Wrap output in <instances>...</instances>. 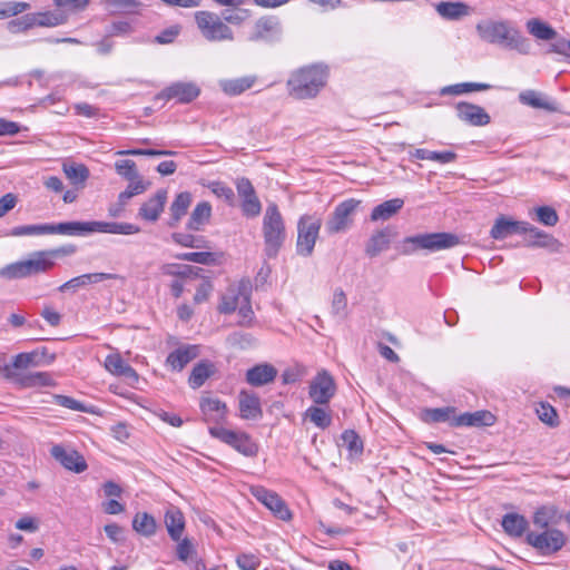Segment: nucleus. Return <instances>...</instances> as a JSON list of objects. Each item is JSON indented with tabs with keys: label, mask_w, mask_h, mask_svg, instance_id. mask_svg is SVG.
<instances>
[{
	"label": "nucleus",
	"mask_w": 570,
	"mask_h": 570,
	"mask_svg": "<svg viewBox=\"0 0 570 570\" xmlns=\"http://www.w3.org/2000/svg\"><path fill=\"white\" fill-rule=\"evenodd\" d=\"M476 32L485 42L500 45L521 55H529L531 51L530 40L522 36L509 21L488 20L480 22L476 24Z\"/></svg>",
	"instance_id": "f257e3e1"
},
{
	"label": "nucleus",
	"mask_w": 570,
	"mask_h": 570,
	"mask_svg": "<svg viewBox=\"0 0 570 570\" xmlns=\"http://www.w3.org/2000/svg\"><path fill=\"white\" fill-rule=\"evenodd\" d=\"M327 76V68L323 65L303 67L287 80L288 92L297 99L315 98L326 85Z\"/></svg>",
	"instance_id": "f03ea898"
},
{
	"label": "nucleus",
	"mask_w": 570,
	"mask_h": 570,
	"mask_svg": "<svg viewBox=\"0 0 570 570\" xmlns=\"http://www.w3.org/2000/svg\"><path fill=\"white\" fill-rule=\"evenodd\" d=\"M460 239L451 233H425L405 237L401 243V253L412 255L417 250L439 252L456 246Z\"/></svg>",
	"instance_id": "7ed1b4c3"
},
{
	"label": "nucleus",
	"mask_w": 570,
	"mask_h": 570,
	"mask_svg": "<svg viewBox=\"0 0 570 570\" xmlns=\"http://www.w3.org/2000/svg\"><path fill=\"white\" fill-rule=\"evenodd\" d=\"M265 254L273 258L277 255L286 238L285 224L276 204L271 203L263 218Z\"/></svg>",
	"instance_id": "20e7f679"
},
{
	"label": "nucleus",
	"mask_w": 570,
	"mask_h": 570,
	"mask_svg": "<svg viewBox=\"0 0 570 570\" xmlns=\"http://www.w3.org/2000/svg\"><path fill=\"white\" fill-rule=\"evenodd\" d=\"M55 262L48 250L35 252L26 261L8 265L0 269V276L8 278H22L33 274L45 273L51 269Z\"/></svg>",
	"instance_id": "39448f33"
},
{
	"label": "nucleus",
	"mask_w": 570,
	"mask_h": 570,
	"mask_svg": "<svg viewBox=\"0 0 570 570\" xmlns=\"http://www.w3.org/2000/svg\"><path fill=\"white\" fill-rule=\"evenodd\" d=\"M525 541L542 556H551L563 548L567 537L561 530L553 528L530 531L525 535Z\"/></svg>",
	"instance_id": "423d86ee"
},
{
	"label": "nucleus",
	"mask_w": 570,
	"mask_h": 570,
	"mask_svg": "<svg viewBox=\"0 0 570 570\" xmlns=\"http://www.w3.org/2000/svg\"><path fill=\"white\" fill-rule=\"evenodd\" d=\"M321 226V218L315 216L304 215L298 219L296 253L299 256L308 257L313 254Z\"/></svg>",
	"instance_id": "0eeeda50"
},
{
	"label": "nucleus",
	"mask_w": 570,
	"mask_h": 570,
	"mask_svg": "<svg viewBox=\"0 0 570 570\" xmlns=\"http://www.w3.org/2000/svg\"><path fill=\"white\" fill-rule=\"evenodd\" d=\"M195 20L200 33L208 41L233 40L232 29L217 14L198 11L195 13Z\"/></svg>",
	"instance_id": "6e6552de"
},
{
	"label": "nucleus",
	"mask_w": 570,
	"mask_h": 570,
	"mask_svg": "<svg viewBox=\"0 0 570 570\" xmlns=\"http://www.w3.org/2000/svg\"><path fill=\"white\" fill-rule=\"evenodd\" d=\"M209 433L213 438L230 445L245 456H255L258 452L257 444L245 432H236L223 426H212Z\"/></svg>",
	"instance_id": "1a4fd4ad"
},
{
	"label": "nucleus",
	"mask_w": 570,
	"mask_h": 570,
	"mask_svg": "<svg viewBox=\"0 0 570 570\" xmlns=\"http://www.w3.org/2000/svg\"><path fill=\"white\" fill-rule=\"evenodd\" d=\"M335 393L334 377L326 370L318 371L309 382L308 396L317 405L328 404Z\"/></svg>",
	"instance_id": "9d476101"
},
{
	"label": "nucleus",
	"mask_w": 570,
	"mask_h": 570,
	"mask_svg": "<svg viewBox=\"0 0 570 570\" xmlns=\"http://www.w3.org/2000/svg\"><path fill=\"white\" fill-rule=\"evenodd\" d=\"M360 203V200L353 198L340 203L326 222V232L328 234H337L348 229L352 226L353 215Z\"/></svg>",
	"instance_id": "9b49d317"
},
{
	"label": "nucleus",
	"mask_w": 570,
	"mask_h": 570,
	"mask_svg": "<svg viewBox=\"0 0 570 570\" xmlns=\"http://www.w3.org/2000/svg\"><path fill=\"white\" fill-rule=\"evenodd\" d=\"M250 493L257 501L271 510L276 518L283 521H288L292 518L287 504L276 492L256 485L250 488Z\"/></svg>",
	"instance_id": "f8f14e48"
},
{
	"label": "nucleus",
	"mask_w": 570,
	"mask_h": 570,
	"mask_svg": "<svg viewBox=\"0 0 570 570\" xmlns=\"http://www.w3.org/2000/svg\"><path fill=\"white\" fill-rule=\"evenodd\" d=\"M199 94L200 89L196 83L177 81L161 90L156 98L165 101L175 99L179 104H189Z\"/></svg>",
	"instance_id": "ddd939ff"
},
{
	"label": "nucleus",
	"mask_w": 570,
	"mask_h": 570,
	"mask_svg": "<svg viewBox=\"0 0 570 570\" xmlns=\"http://www.w3.org/2000/svg\"><path fill=\"white\" fill-rule=\"evenodd\" d=\"M50 454L65 469L75 473H82L88 468L85 458L73 449H66L57 444L51 448Z\"/></svg>",
	"instance_id": "4468645a"
},
{
	"label": "nucleus",
	"mask_w": 570,
	"mask_h": 570,
	"mask_svg": "<svg viewBox=\"0 0 570 570\" xmlns=\"http://www.w3.org/2000/svg\"><path fill=\"white\" fill-rule=\"evenodd\" d=\"M236 188L242 198L243 214L247 217L258 216L262 210V205L252 183L247 178H240L236 183Z\"/></svg>",
	"instance_id": "2eb2a0df"
},
{
	"label": "nucleus",
	"mask_w": 570,
	"mask_h": 570,
	"mask_svg": "<svg viewBox=\"0 0 570 570\" xmlns=\"http://www.w3.org/2000/svg\"><path fill=\"white\" fill-rule=\"evenodd\" d=\"M458 118L474 127L487 126L491 121L490 115L481 107L474 104L461 101L455 105Z\"/></svg>",
	"instance_id": "dca6fc26"
},
{
	"label": "nucleus",
	"mask_w": 570,
	"mask_h": 570,
	"mask_svg": "<svg viewBox=\"0 0 570 570\" xmlns=\"http://www.w3.org/2000/svg\"><path fill=\"white\" fill-rule=\"evenodd\" d=\"M524 230H530V224L527 222L512 220L504 215L499 216L491 230L490 235L493 239H504L511 235L522 234ZM534 233L533 229H531ZM538 235V233L535 232Z\"/></svg>",
	"instance_id": "f3484780"
},
{
	"label": "nucleus",
	"mask_w": 570,
	"mask_h": 570,
	"mask_svg": "<svg viewBox=\"0 0 570 570\" xmlns=\"http://www.w3.org/2000/svg\"><path fill=\"white\" fill-rule=\"evenodd\" d=\"M107 279H117L121 283L125 282V277L119 274L111 273H89L69 279L59 286L60 292L72 291L76 292L80 287H85L90 284H97Z\"/></svg>",
	"instance_id": "a211bd4d"
},
{
	"label": "nucleus",
	"mask_w": 570,
	"mask_h": 570,
	"mask_svg": "<svg viewBox=\"0 0 570 570\" xmlns=\"http://www.w3.org/2000/svg\"><path fill=\"white\" fill-rule=\"evenodd\" d=\"M167 203V190L159 189L149 197L139 208L138 217L150 223H155L164 212Z\"/></svg>",
	"instance_id": "6ab92c4d"
},
{
	"label": "nucleus",
	"mask_w": 570,
	"mask_h": 570,
	"mask_svg": "<svg viewBox=\"0 0 570 570\" xmlns=\"http://www.w3.org/2000/svg\"><path fill=\"white\" fill-rule=\"evenodd\" d=\"M105 368L112 375L124 376L128 384L135 386L139 381V375L129 364H127L120 354H109L105 360Z\"/></svg>",
	"instance_id": "aec40b11"
},
{
	"label": "nucleus",
	"mask_w": 570,
	"mask_h": 570,
	"mask_svg": "<svg viewBox=\"0 0 570 570\" xmlns=\"http://www.w3.org/2000/svg\"><path fill=\"white\" fill-rule=\"evenodd\" d=\"M282 33L279 22L274 18H262L254 27V31L249 39L252 41H275L278 40Z\"/></svg>",
	"instance_id": "412c9836"
},
{
	"label": "nucleus",
	"mask_w": 570,
	"mask_h": 570,
	"mask_svg": "<svg viewBox=\"0 0 570 570\" xmlns=\"http://www.w3.org/2000/svg\"><path fill=\"white\" fill-rule=\"evenodd\" d=\"M277 368L269 363H259L246 371V382L252 386H263L275 381Z\"/></svg>",
	"instance_id": "4be33fe9"
},
{
	"label": "nucleus",
	"mask_w": 570,
	"mask_h": 570,
	"mask_svg": "<svg viewBox=\"0 0 570 570\" xmlns=\"http://www.w3.org/2000/svg\"><path fill=\"white\" fill-rule=\"evenodd\" d=\"M249 295V288L245 284L230 286L222 297V303L218 309L223 314H232L236 312L237 307L243 303V298Z\"/></svg>",
	"instance_id": "5701e85b"
},
{
	"label": "nucleus",
	"mask_w": 570,
	"mask_h": 570,
	"mask_svg": "<svg viewBox=\"0 0 570 570\" xmlns=\"http://www.w3.org/2000/svg\"><path fill=\"white\" fill-rule=\"evenodd\" d=\"M199 354L197 345H183L167 356V364L175 371H181L190 361Z\"/></svg>",
	"instance_id": "b1692460"
},
{
	"label": "nucleus",
	"mask_w": 570,
	"mask_h": 570,
	"mask_svg": "<svg viewBox=\"0 0 570 570\" xmlns=\"http://www.w3.org/2000/svg\"><path fill=\"white\" fill-rule=\"evenodd\" d=\"M519 100L523 105L530 106L535 109H543L549 112L559 111L558 104L549 99L546 95L535 90H524L519 95Z\"/></svg>",
	"instance_id": "393cba45"
},
{
	"label": "nucleus",
	"mask_w": 570,
	"mask_h": 570,
	"mask_svg": "<svg viewBox=\"0 0 570 570\" xmlns=\"http://www.w3.org/2000/svg\"><path fill=\"white\" fill-rule=\"evenodd\" d=\"M494 423V416L489 411L465 412L453 417L452 426H490Z\"/></svg>",
	"instance_id": "a878e982"
},
{
	"label": "nucleus",
	"mask_w": 570,
	"mask_h": 570,
	"mask_svg": "<svg viewBox=\"0 0 570 570\" xmlns=\"http://www.w3.org/2000/svg\"><path fill=\"white\" fill-rule=\"evenodd\" d=\"M240 417L245 420H257L262 416L259 399L246 391H242L238 396Z\"/></svg>",
	"instance_id": "bb28decb"
},
{
	"label": "nucleus",
	"mask_w": 570,
	"mask_h": 570,
	"mask_svg": "<svg viewBox=\"0 0 570 570\" xmlns=\"http://www.w3.org/2000/svg\"><path fill=\"white\" fill-rule=\"evenodd\" d=\"M392 236L393 232L389 227L373 233L365 247L366 255L370 257H376L379 254L386 250L390 246Z\"/></svg>",
	"instance_id": "cd10ccee"
},
{
	"label": "nucleus",
	"mask_w": 570,
	"mask_h": 570,
	"mask_svg": "<svg viewBox=\"0 0 570 570\" xmlns=\"http://www.w3.org/2000/svg\"><path fill=\"white\" fill-rule=\"evenodd\" d=\"M164 522L170 539L179 541L185 530V518L181 511L170 507L165 513Z\"/></svg>",
	"instance_id": "c85d7f7f"
},
{
	"label": "nucleus",
	"mask_w": 570,
	"mask_h": 570,
	"mask_svg": "<svg viewBox=\"0 0 570 570\" xmlns=\"http://www.w3.org/2000/svg\"><path fill=\"white\" fill-rule=\"evenodd\" d=\"M49 234L87 235L94 233V222H66L49 224Z\"/></svg>",
	"instance_id": "c756f323"
},
{
	"label": "nucleus",
	"mask_w": 570,
	"mask_h": 570,
	"mask_svg": "<svg viewBox=\"0 0 570 570\" xmlns=\"http://www.w3.org/2000/svg\"><path fill=\"white\" fill-rule=\"evenodd\" d=\"M436 12L445 20H460L471 13L470 7L461 1H442L435 4Z\"/></svg>",
	"instance_id": "7c9ffc66"
},
{
	"label": "nucleus",
	"mask_w": 570,
	"mask_h": 570,
	"mask_svg": "<svg viewBox=\"0 0 570 570\" xmlns=\"http://www.w3.org/2000/svg\"><path fill=\"white\" fill-rule=\"evenodd\" d=\"M191 194L188 191L179 193L169 207V227H176L180 219L186 215L190 204H191Z\"/></svg>",
	"instance_id": "2f4dec72"
},
{
	"label": "nucleus",
	"mask_w": 570,
	"mask_h": 570,
	"mask_svg": "<svg viewBox=\"0 0 570 570\" xmlns=\"http://www.w3.org/2000/svg\"><path fill=\"white\" fill-rule=\"evenodd\" d=\"M403 205L404 200L401 198L385 200L373 208L371 213V220H387L397 214L402 209Z\"/></svg>",
	"instance_id": "473e14b6"
},
{
	"label": "nucleus",
	"mask_w": 570,
	"mask_h": 570,
	"mask_svg": "<svg viewBox=\"0 0 570 570\" xmlns=\"http://www.w3.org/2000/svg\"><path fill=\"white\" fill-rule=\"evenodd\" d=\"M139 232H140V228L130 223L94 222V233L134 235V234H138Z\"/></svg>",
	"instance_id": "72a5a7b5"
},
{
	"label": "nucleus",
	"mask_w": 570,
	"mask_h": 570,
	"mask_svg": "<svg viewBox=\"0 0 570 570\" xmlns=\"http://www.w3.org/2000/svg\"><path fill=\"white\" fill-rule=\"evenodd\" d=\"M212 216V206L208 202L198 203L193 209L187 222V228L190 230H200L209 222Z\"/></svg>",
	"instance_id": "f704fd0d"
},
{
	"label": "nucleus",
	"mask_w": 570,
	"mask_h": 570,
	"mask_svg": "<svg viewBox=\"0 0 570 570\" xmlns=\"http://www.w3.org/2000/svg\"><path fill=\"white\" fill-rule=\"evenodd\" d=\"M502 528L511 537L520 538L528 529L527 519L518 513H508L502 519Z\"/></svg>",
	"instance_id": "c9c22d12"
},
{
	"label": "nucleus",
	"mask_w": 570,
	"mask_h": 570,
	"mask_svg": "<svg viewBox=\"0 0 570 570\" xmlns=\"http://www.w3.org/2000/svg\"><path fill=\"white\" fill-rule=\"evenodd\" d=\"M200 410L209 420L217 422L224 420L227 413L226 404L215 397H203Z\"/></svg>",
	"instance_id": "e433bc0d"
},
{
	"label": "nucleus",
	"mask_w": 570,
	"mask_h": 570,
	"mask_svg": "<svg viewBox=\"0 0 570 570\" xmlns=\"http://www.w3.org/2000/svg\"><path fill=\"white\" fill-rule=\"evenodd\" d=\"M530 229H533L538 233H532L531 230H524L522 234L525 235L524 237V245L528 247H553L559 246V243L556 238L548 235L547 233L540 230L539 228L534 227L530 224Z\"/></svg>",
	"instance_id": "4c0bfd02"
},
{
	"label": "nucleus",
	"mask_w": 570,
	"mask_h": 570,
	"mask_svg": "<svg viewBox=\"0 0 570 570\" xmlns=\"http://www.w3.org/2000/svg\"><path fill=\"white\" fill-rule=\"evenodd\" d=\"M256 78L253 76H246L236 79H224L219 81L222 90L229 96H237L243 94L245 90L252 88L255 83Z\"/></svg>",
	"instance_id": "58836bf2"
},
{
	"label": "nucleus",
	"mask_w": 570,
	"mask_h": 570,
	"mask_svg": "<svg viewBox=\"0 0 570 570\" xmlns=\"http://www.w3.org/2000/svg\"><path fill=\"white\" fill-rule=\"evenodd\" d=\"M132 529L137 533L148 538L156 533L157 523L151 514L147 512H138L132 519Z\"/></svg>",
	"instance_id": "ea45409f"
},
{
	"label": "nucleus",
	"mask_w": 570,
	"mask_h": 570,
	"mask_svg": "<svg viewBox=\"0 0 570 570\" xmlns=\"http://www.w3.org/2000/svg\"><path fill=\"white\" fill-rule=\"evenodd\" d=\"M525 26L528 32L539 40H552L557 37V31L540 19H530Z\"/></svg>",
	"instance_id": "a19ab883"
},
{
	"label": "nucleus",
	"mask_w": 570,
	"mask_h": 570,
	"mask_svg": "<svg viewBox=\"0 0 570 570\" xmlns=\"http://www.w3.org/2000/svg\"><path fill=\"white\" fill-rule=\"evenodd\" d=\"M305 419H308L318 429L325 430L332 423V416L330 411L322 406L312 405L309 406L305 413Z\"/></svg>",
	"instance_id": "79ce46f5"
},
{
	"label": "nucleus",
	"mask_w": 570,
	"mask_h": 570,
	"mask_svg": "<svg viewBox=\"0 0 570 570\" xmlns=\"http://www.w3.org/2000/svg\"><path fill=\"white\" fill-rule=\"evenodd\" d=\"M412 157L416 159H429L433 161H438L440 164H449L455 160L456 155L453 151L446 150V151H431L428 149H415L412 154Z\"/></svg>",
	"instance_id": "37998d69"
},
{
	"label": "nucleus",
	"mask_w": 570,
	"mask_h": 570,
	"mask_svg": "<svg viewBox=\"0 0 570 570\" xmlns=\"http://www.w3.org/2000/svg\"><path fill=\"white\" fill-rule=\"evenodd\" d=\"M490 88H491V86L488 83L462 82V83L445 86L440 90V94L442 96H446V95H456L458 96V95H463V94L472 92V91L488 90Z\"/></svg>",
	"instance_id": "c03bdc74"
},
{
	"label": "nucleus",
	"mask_w": 570,
	"mask_h": 570,
	"mask_svg": "<svg viewBox=\"0 0 570 570\" xmlns=\"http://www.w3.org/2000/svg\"><path fill=\"white\" fill-rule=\"evenodd\" d=\"M213 364L210 363L202 362L195 365L188 380L190 387H200L206 382V380L213 374Z\"/></svg>",
	"instance_id": "a18cd8bd"
},
{
	"label": "nucleus",
	"mask_w": 570,
	"mask_h": 570,
	"mask_svg": "<svg viewBox=\"0 0 570 570\" xmlns=\"http://www.w3.org/2000/svg\"><path fill=\"white\" fill-rule=\"evenodd\" d=\"M116 173L128 181L144 180L137 170L136 163L130 159H120L115 163Z\"/></svg>",
	"instance_id": "49530a36"
},
{
	"label": "nucleus",
	"mask_w": 570,
	"mask_h": 570,
	"mask_svg": "<svg viewBox=\"0 0 570 570\" xmlns=\"http://www.w3.org/2000/svg\"><path fill=\"white\" fill-rule=\"evenodd\" d=\"M128 186L124 191L118 195V203L120 206H125L127 202L134 196L145 193L149 186V183L145 180L128 181Z\"/></svg>",
	"instance_id": "de8ad7c7"
},
{
	"label": "nucleus",
	"mask_w": 570,
	"mask_h": 570,
	"mask_svg": "<svg viewBox=\"0 0 570 570\" xmlns=\"http://www.w3.org/2000/svg\"><path fill=\"white\" fill-rule=\"evenodd\" d=\"M40 358L41 355L37 351L20 353L14 356L11 367L16 370H26L31 366H38L40 364Z\"/></svg>",
	"instance_id": "09e8293b"
},
{
	"label": "nucleus",
	"mask_w": 570,
	"mask_h": 570,
	"mask_svg": "<svg viewBox=\"0 0 570 570\" xmlns=\"http://www.w3.org/2000/svg\"><path fill=\"white\" fill-rule=\"evenodd\" d=\"M65 175L73 184H83L89 177V170L85 165H63Z\"/></svg>",
	"instance_id": "8fccbe9b"
},
{
	"label": "nucleus",
	"mask_w": 570,
	"mask_h": 570,
	"mask_svg": "<svg viewBox=\"0 0 570 570\" xmlns=\"http://www.w3.org/2000/svg\"><path fill=\"white\" fill-rule=\"evenodd\" d=\"M538 417L547 425L554 428L559 424L558 413L553 406L548 403H540L535 410Z\"/></svg>",
	"instance_id": "3c124183"
},
{
	"label": "nucleus",
	"mask_w": 570,
	"mask_h": 570,
	"mask_svg": "<svg viewBox=\"0 0 570 570\" xmlns=\"http://www.w3.org/2000/svg\"><path fill=\"white\" fill-rule=\"evenodd\" d=\"M49 224L24 225L12 228V236H35L49 234Z\"/></svg>",
	"instance_id": "603ef678"
},
{
	"label": "nucleus",
	"mask_w": 570,
	"mask_h": 570,
	"mask_svg": "<svg viewBox=\"0 0 570 570\" xmlns=\"http://www.w3.org/2000/svg\"><path fill=\"white\" fill-rule=\"evenodd\" d=\"M36 16L38 27H57L66 21L61 13L52 11L37 12Z\"/></svg>",
	"instance_id": "864d4df0"
},
{
	"label": "nucleus",
	"mask_w": 570,
	"mask_h": 570,
	"mask_svg": "<svg viewBox=\"0 0 570 570\" xmlns=\"http://www.w3.org/2000/svg\"><path fill=\"white\" fill-rule=\"evenodd\" d=\"M343 444L347 448L351 454H360L363 451V443L360 436L353 430H346L342 434Z\"/></svg>",
	"instance_id": "5fc2aeb1"
},
{
	"label": "nucleus",
	"mask_w": 570,
	"mask_h": 570,
	"mask_svg": "<svg viewBox=\"0 0 570 570\" xmlns=\"http://www.w3.org/2000/svg\"><path fill=\"white\" fill-rule=\"evenodd\" d=\"M243 303L237 307L239 321L238 324L240 326H252L254 321V311L250 305V296L248 295L246 298L242 299Z\"/></svg>",
	"instance_id": "6e6d98bb"
},
{
	"label": "nucleus",
	"mask_w": 570,
	"mask_h": 570,
	"mask_svg": "<svg viewBox=\"0 0 570 570\" xmlns=\"http://www.w3.org/2000/svg\"><path fill=\"white\" fill-rule=\"evenodd\" d=\"M140 3L137 0H105L106 8L114 12H131Z\"/></svg>",
	"instance_id": "4d7b16f0"
},
{
	"label": "nucleus",
	"mask_w": 570,
	"mask_h": 570,
	"mask_svg": "<svg viewBox=\"0 0 570 570\" xmlns=\"http://www.w3.org/2000/svg\"><path fill=\"white\" fill-rule=\"evenodd\" d=\"M176 153L171 151V150L141 149V148L124 149V150H118L116 153L117 156H150V157L173 156Z\"/></svg>",
	"instance_id": "13d9d810"
},
{
	"label": "nucleus",
	"mask_w": 570,
	"mask_h": 570,
	"mask_svg": "<svg viewBox=\"0 0 570 570\" xmlns=\"http://www.w3.org/2000/svg\"><path fill=\"white\" fill-rule=\"evenodd\" d=\"M171 238L176 244L190 248H200L203 247L204 243L203 237L194 236L191 234L186 233H174L171 235Z\"/></svg>",
	"instance_id": "bf43d9fd"
},
{
	"label": "nucleus",
	"mask_w": 570,
	"mask_h": 570,
	"mask_svg": "<svg viewBox=\"0 0 570 570\" xmlns=\"http://www.w3.org/2000/svg\"><path fill=\"white\" fill-rule=\"evenodd\" d=\"M332 313L342 318L347 314V299L342 289H336L333 294Z\"/></svg>",
	"instance_id": "052dcab7"
},
{
	"label": "nucleus",
	"mask_w": 570,
	"mask_h": 570,
	"mask_svg": "<svg viewBox=\"0 0 570 570\" xmlns=\"http://www.w3.org/2000/svg\"><path fill=\"white\" fill-rule=\"evenodd\" d=\"M554 512L546 507L538 509L533 515V524L539 530L550 529L549 525L552 522Z\"/></svg>",
	"instance_id": "680f3d73"
},
{
	"label": "nucleus",
	"mask_w": 570,
	"mask_h": 570,
	"mask_svg": "<svg viewBox=\"0 0 570 570\" xmlns=\"http://www.w3.org/2000/svg\"><path fill=\"white\" fill-rule=\"evenodd\" d=\"M307 373V370L302 364H295L286 368L282 374V380L284 384H293L302 380Z\"/></svg>",
	"instance_id": "e2e57ef3"
},
{
	"label": "nucleus",
	"mask_w": 570,
	"mask_h": 570,
	"mask_svg": "<svg viewBox=\"0 0 570 570\" xmlns=\"http://www.w3.org/2000/svg\"><path fill=\"white\" fill-rule=\"evenodd\" d=\"M178 259L208 265L214 262V255L209 252H188L177 255Z\"/></svg>",
	"instance_id": "0e129e2a"
},
{
	"label": "nucleus",
	"mask_w": 570,
	"mask_h": 570,
	"mask_svg": "<svg viewBox=\"0 0 570 570\" xmlns=\"http://www.w3.org/2000/svg\"><path fill=\"white\" fill-rule=\"evenodd\" d=\"M428 416L432 422H452L455 417L454 407H440L428 411Z\"/></svg>",
	"instance_id": "69168bd1"
},
{
	"label": "nucleus",
	"mask_w": 570,
	"mask_h": 570,
	"mask_svg": "<svg viewBox=\"0 0 570 570\" xmlns=\"http://www.w3.org/2000/svg\"><path fill=\"white\" fill-rule=\"evenodd\" d=\"M236 563L240 570H257L261 560L254 553H242L237 556Z\"/></svg>",
	"instance_id": "338daca9"
},
{
	"label": "nucleus",
	"mask_w": 570,
	"mask_h": 570,
	"mask_svg": "<svg viewBox=\"0 0 570 570\" xmlns=\"http://www.w3.org/2000/svg\"><path fill=\"white\" fill-rule=\"evenodd\" d=\"M538 220L546 226H554L558 223L557 212L549 206H542L537 209Z\"/></svg>",
	"instance_id": "774afa93"
}]
</instances>
